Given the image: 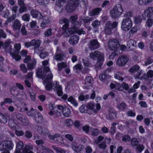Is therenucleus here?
Wrapping results in <instances>:
<instances>
[{
  "label": "nucleus",
  "instance_id": "nucleus-1",
  "mask_svg": "<svg viewBox=\"0 0 153 153\" xmlns=\"http://www.w3.org/2000/svg\"><path fill=\"white\" fill-rule=\"evenodd\" d=\"M89 57L90 59H95L97 58V63L95 65L97 68H100L104 60V54L96 51L90 53Z\"/></svg>",
  "mask_w": 153,
  "mask_h": 153
},
{
  "label": "nucleus",
  "instance_id": "nucleus-2",
  "mask_svg": "<svg viewBox=\"0 0 153 153\" xmlns=\"http://www.w3.org/2000/svg\"><path fill=\"white\" fill-rule=\"evenodd\" d=\"M14 144L10 140H5L0 142V151L1 153H10V151L13 149Z\"/></svg>",
  "mask_w": 153,
  "mask_h": 153
},
{
  "label": "nucleus",
  "instance_id": "nucleus-3",
  "mask_svg": "<svg viewBox=\"0 0 153 153\" xmlns=\"http://www.w3.org/2000/svg\"><path fill=\"white\" fill-rule=\"evenodd\" d=\"M12 118L16 121H19L25 126L29 123V121L27 117L22 114L18 112H15L12 115Z\"/></svg>",
  "mask_w": 153,
  "mask_h": 153
},
{
  "label": "nucleus",
  "instance_id": "nucleus-4",
  "mask_svg": "<svg viewBox=\"0 0 153 153\" xmlns=\"http://www.w3.org/2000/svg\"><path fill=\"white\" fill-rule=\"evenodd\" d=\"M123 10L121 4L116 5L110 12L111 17L113 19L119 17L123 12Z\"/></svg>",
  "mask_w": 153,
  "mask_h": 153
},
{
  "label": "nucleus",
  "instance_id": "nucleus-5",
  "mask_svg": "<svg viewBox=\"0 0 153 153\" xmlns=\"http://www.w3.org/2000/svg\"><path fill=\"white\" fill-rule=\"evenodd\" d=\"M118 25V23L116 21L112 22L109 21H107L105 24L104 30L105 33L108 34L110 35L112 33V31L113 29L116 28Z\"/></svg>",
  "mask_w": 153,
  "mask_h": 153
},
{
  "label": "nucleus",
  "instance_id": "nucleus-6",
  "mask_svg": "<svg viewBox=\"0 0 153 153\" xmlns=\"http://www.w3.org/2000/svg\"><path fill=\"white\" fill-rule=\"evenodd\" d=\"M132 23L130 18H127L123 19L122 22L121 28L125 31H128L132 26Z\"/></svg>",
  "mask_w": 153,
  "mask_h": 153
},
{
  "label": "nucleus",
  "instance_id": "nucleus-7",
  "mask_svg": "<svg viewBox=\"0 0 153 153\" xmlns=\"http://www.w3.org/2000/svg\"><path fill=\"white\" fill-rule=\"evenodd\" d=\"M14 48L15 50L13 53H10V55L13 59H15L16 61H19L21 59V56L18 54L21 48L20 44H16L14 45Z\"/></svg>",
  "mask_w": 153,
  "mask_h": 153
},
{
  "label": "nucleus",
  "instance_id": "nucleus-8",
  "mask_svg": "<svg viewBox=\"0 0 153 153\" xmlns=\"http://www.w3.org/2000/svg\"><path fill=\"white\" fill-rule=\"evenodd\" d=\"M66 55L65 53L60 48L57 47L56 52L53 57L54 59L57 61H62L65 58Z\"/></svg>",
  "mask_w": 153,
  "mask_h": 153
},
{
  "label": "nucleus",
  "instance_id": "nucleus-9",
  "mask_svg": "<svg viewBox=\"0 0 153 153\" xmlns=\"http://www.w3.org/2000/svg\"><path fill=\"white\" fill-rule=\"evenodd\" d=\"M108 45V48L110 50L114 51L119 48L120 45L118 40L114 39L109 41Z\"/></svg>",
  "mask_w": 153,
  "mask_h": 153
},
{
  "label": "nucleus",
  "instance_id": "nucleus-10",
  "mask_svg": "<svg viewBox=\"0 0 153 153\" xmlns=\"http://www.w3.org/2000/svg\"><path fill=\"white\" fill-rule=\"evenodd\" d=\"M128 60V57L126 55L120 56L117 59L116 64L120 66L125 65Z\"/></svg>",
  "mask_w": 153,
  "mask_h": 153
},
{
  "label": "nucleus",
  "instance_id": "nucleus-11",
  "mask_svg": "<svg viewBox=\"0 0 153 153\" xmlns=\"http://www.w3.org/2000/svg\"><path fill=\"white\" fill-rule=\"evenodd\" d=\"M142 16L144 20H146L147 17L149 18H153V7L147 8L142 14Z\"/></svg>",
  "mask_w": 153,
  "mask_h": 153
},
{
  "label": "nucleus",
  "instance_id": "nucleus-12",
  "mask_svg": "<svg viewBox=\"0 0 153 153\" xmlns=\"http://www.w3.org/2000/svg\"><path fill=\"white\" fill-rule=\"evenodd\" d=\"M88 48L91 51L98 48L100 47V43L96 39H93L90 41Z\"/></svg>",
  "mask_w": 153,
  "mask_h": 153
},
{
  "label": "nucleus",
  "instance_id": "nucleus-13",
  "mask_svg": "<svg viewBox=\"0 0 153 153\" xmlns=\"http://www.w3.org/2000/svg\"><path fill=\"white\" fill-rule=\"evenodd\" d=\"M80 21L81 22H83V24L84 25L85 27H87L86 25H88L92 21L94 18L93 17H90L89 16H82L80 18Z\"/></svg>",
  "mask_w": 153,
  "mask_h": 153
},
{
  "label": "nucleus",
  "instance_id": "nucleus-14",
  "mask_svg": "<svg viewBox=\"0 0 153 153\" xmlns=\"http://www.w3.org/2000/svg\"><path fill=\"white\" fill-rule=\"evenodd\" d=\"M92 79L90 76H87L85 79V88L87 89H89L92 87Z\"/></svg>",
  "mask_w": 153,
  "mask_h": 153
},
{
  "label": "nucleus",
  "instance_id": "nucleus-15",
  "mask_svg": "<svg viewBox=\"0 0 153 153\" xmlns=\"http://www.w3.org/2000/svg\"><path fill=\"white\" fill-rule=\"evenodd\" d=\"M10 42L9 41H6L4 43H3V48L4 49L5 51L7 53L11 52L12 46L10 45Z\"/></svg>",
  "mask_w": 153,
  "mask_h": 153
},
{
  "label": "nucleus",
  "instance_id": "nucleus-16",
  "mask_svg": "<svg viewBox=\"0 0 153 153\" xmlns=\"http://www.w3.org/2000/svg\"><path fill=\"white\" fill-rule=\"evenodd\" d=\"M75 29L73 28H68L66 29L63 32L64 36L66 37H68L74 33Z\"/></svg>",
  "mask_w": 153,
  "mask_h": 153
},
{
  "label": "nucleus",
  "instance_id": "nucleus-17",
  "mask_svg": "<svg viewBox=\"0 0 153 153\" xmlns=\"http://www.w3.org/2000/svg\"><path fill=\"white\" fill-rule=\"evenodd\" d=\"M79 39L78 36L76 35L72 36L70 37L69 42L71 45H74L78 42Z\"/></svg>",
  "mask_w": 153,
  "mask_h": 153
},
{
  "label": "nucleus",
  "instance_id": "nucleus-18",
  "mask_svg": "<svg viewBox=\"0 0 153 153\" xmlns=\"http://www.w3.org/2000/svg\"><path fill=\"white\" fill-rule=\"evenodd\" d=\"M50 23L49 18L47 15L44 16L43 17V20L40 27L42 29L45 28Z\"/></svg>",
  "mask_w": 153,
  "mask_h": 153
},
{
  "label": "nucleus",
  "instance_id": "nucleus-19",
  "mask_svg": "<svg viewBox=\"0 0 153 153\" xmlns=\"http://www.w3.org/2000/svg\"><path fill=\"white\" fill-rule=\"evenodd\" d=\"M37 131L39 133L43 135L48 134L49 132L47 128L42 126H38Z\"/></svg>",
  "mask_w": 153,
  "mask_h": 153
},
{
  "label": "nucleus",
  "instance_id": "nucleus-20",
  "mask_svg": "<svg viewBox=\"0 0 153 153\" xmlns=\"http://www.w3.org/2000/svg\"><path fill=\"white\" fill-rule=\"evenodd\" d=\"M30 13L33 17L37 18L38 19H41L42 17V15L40 13L36 10H31Z\"/></svg>",
  "mask_w": 153,
  "mask_h": 153
},
{
  "label": "nucleus",
  "instance_id": "nucleus-21",
  "mask_svg": "<svg viewBox=\"0 0 153 153\" xmlns=\"http://www.w3.org/2000/svg\"><path fill=\"white\" fill-rule=\"evenodd\" d=\"M36 61L35 59L30 61V62L27 64V68L29 70L33 69L36 66Z\"/></svg>",
  "mask_w": 153,
  "mask_h": 153
},
{
  "label": "nucleus",
  "instance_id": "nucleus-22",
  "mask_svg": "<svg viewBox=\"0 0 153 153\" xmlns=\"http://www.w3.org/2000/svg\"><path fill=\"white\" fill-rule=\"evenodd\" d=\"M11 94L13 96H16L19 93V91L18 88L15 86H13L10 89Z\"/></svg>",
  "mask_w": 153,
  "mask_h": 153
},
{
  "label": "nucleus",
  "instance_id": "nucleus-23",
  "mask_svg": "<svg viewBox=\"0 0 153 153\" xmlns=\"http://www.w3.org/2000/svg\"><path fill=\"white\" fill-rule=\"evenodd\" d=\"M101 10V8H97L94 9L89 12V14L90 16L98 15Z\"/></svg>",
  "mask_w": 153,
  "mask_h": 153
},
{
  "label": "nucleus",
  "instance_id": "nucleus-24",
  "mask_svg": "<svg viewBox=\"0 0 153 153\" xmlns=\"http://www.w3.org/2000/svg\"><path fill=\"white\" fill-rule=\"evenodd\" d=\"M63 115L65 117H69L71 114V111L70 108L67 107H64L62 111Z\"/></svg>",
  "mask_w": 153,
  "mask_h": 153
},
{
  "label": "nucleus",
  "instance_id": "nucleus-25",
  "mask_svg": "<svg viewBox=\"0 0 153 153\" xmlns=\"http://www.w3.org/2000/svg\"><path fill=\"white\" fill-rule=\"evenodd\" d=\"M41 43V41L39 40H36L35 39H33L31 41L32 46H34V49L39 47Z\"/></svg>",
  "mask_w": 153,
  "mask_h": 153
},
{
  "label": "nucleus",
  "instance_id": "nucleus-26",
  "mask_svg": "<svg viewBox=\"0 0 153 153\" xmlns=\"http://www.w3.org/2000/svg\"><path fill=\"white\" fill-rule=\"evenodd\" d=\"M79 111L81 113H86L89 114H91V112L88 109L87 106L85 105H82L80 107Z\"/></svg>",
  "mask_w": 153,
  "mask_h": 153
},
{
  "label": "nucleus",
  "instance_id": "nucleus-27",
  "mask_svg": "<svg viewBox=\"0 0 153 153\" xmlns=\"http://www.w3.org/2000/svg\"><path fill=\"white\" fill-rule=\"evenodd\" d=\"M153 76V71L150 70L148 71L147 74H144L142 76L144 79H148L149 78H152Z\"/></svg>",
  "mask_w": 153,
  "mask_h": 153
},
{
  "label": "nucleus",
  "instance_id": "nucleus-28",
  "mask_svg": "<svg viewBox=\"0 0 153 153\" xmlns=\"http://www.w3.org/2000/svg\"><path fill=\"white\" fill-rule=\"evenodd\" d=\"M76 9V8L72 6L70 4H69V2H68L65 7L66 10L69 13H71L74 12L75 10Z\"/></svg>",
  "mask_w": 153,
  "mask_h": 153
},
{
  "label": "nucleus",
  "instance_id": "nucleus-29",
  "mask_svg": "<svg viewBox=\"0 0 153 153\" xmlns=\"http://www.w3.org/2000/svg\"><path fill=\"white\" fill-rule=\"evenodd\" d=\"M35 120L38 123H41L43 122V117L40 114H38L35 116Z\"/></svg>",
  "mask_w": 153,
  "mask_h": 153
},
{
  "label": "nucleus",
  "instance_id": "nucleus-30",
  "mask_svg": "<svg viewBox=\"0 0 153 153\" xmlns=\"http://www.w3.org/2000/svg\"><path fill=\"white\" fill-rule=\"evenodd\" d=\"M36 75L38 77L42 78V79H45L46 77L45 74L42 72L41 69H39L36 72Z\"/></svg>",
  "mask_w": 153,
  "mask_h": 153
},
{
  "label": "nucleus",
  "instance_id": "nucleus-31",
  "mask_svg": "<svg viewBox=\"0 0 153 153\" xmlns=\"http://www.w3.org/2000/svg\"><path fill=\"white\" fill-rule=\"evenodd\" d=\"M136 46V42L133 39H130L127 42V46H128L129 48L132 47H134Z\"/></svg>",
  "mask_w": 153,
  "mask_h": 153
},
{
  "label": "nucleus",
  "instance_id": "nucleus-32",
  "mask_svg": "<svg viewBox=\"0 0 153 153\" xmlns=\"http://www.w3.org/2000/svg\"><path fill=\"white\" fill-rule=\"evenodd\" d=\"M21 26L20 22L18 19H16L14 22L13 25V28L16 30L19 29Z\"/></svg>",
  "mask_w": 153,
  "mask_h": 153
},
{
  "label": "nucleus",
  "instance_id": "nucleus-33",
  "mask_svg": "<svg viewBox=\"0 0 153 153\" xmlns=\"http://www.w3.org/2000/svg\"><path fill=\"white\" fill-rule=\"evenodd\" d=\"M153 0H138V4L140 5H146L150 3Z\"/></svg>",
  "mask_w": 153,
  "mask_h": 153
},
{
  "label": "nucleus",
  "instance_id": "nucleus-34",
  "mask_svg": "<svg viewBox=\"0 0 153 153\" xmlns=\"http://www.w3.org/2000/svg\"><path fill=\"white\" fill-rule=\"evenodd\" d=\"M7 117L4 114L0 113V122L3 123H5L7 122Z\"/></svg>",
  "mask_w": 153,
  "mask_h": 153
},
{
  "label": "nucleus",
  "instance_id": "nucleus-35",
  "mask_svg": "<svg viewBox=\"0 0 153 153\" xmlns=\"http://www.w3.org/2000/svg\"><path fill=\"white\" fill-rule=\"evenodd\" d=\"M53 138V140L56 143H58L61 141L62 137H60V134H56L54 135V137Z\"/></svg>",
  "mask_w": 153,
  "mask_h": 153
},
{
  "label": "nucleus",
  "instance_id": "nucleus-36",
  "mask_svg": "<svg viewBox=\"0 0 153 153\" xmlns=\"http://www.w3.org/2000/svg\"><path fill=\"white\" fill-rule=\"evenodd\" d=\"M139 68L140 67L138 65H135L129 69V71L131 73H134L137 71Z\"/></svg>",
  "mask_w": 153,
  "mask_h": 153
},
{
  "label": "nucleus",
  "instance_id": "nucleus-37",
  "mask_svg": "<svg viewBox=\"0 0 153 153\" xmlns=\"http://www.w3.org/2000/svg\"><path fill=\"white\" fill-rule=\"evenodd\" d=\"M131 144L133 147L137 146L139 144V142L137 138H134L131 140Z\"/></svg>",
  "mask_w": 153,
  "mask_h": 153
},
{
  "label": "nucleus",
  "instance_id": "nucleus-38",
  "mask_svg": "<svg viewBox=\"0 0 153 153\" xmlns=\"http://www.w3.org/2000/svg\"><path fill=\"white\" fill-rule=\"evenodd\" d=\"M16 97L19 100H24L27 99V95L25 93H23L22 94H19L16 96Z\"/></svg>",
  "mask_w": 153,
  "mask_h": 153
},
{
  "label": "nucleus",
  "instance_id": "nucleus-39",
  "mask_svg": "<svg viewBox=\"0 0 153 153\" xmlns=\"http://www.w3.org/2000/svg\"><path fill=\"white\" fill-rule=\"evenodd\" d=\"M72 28H73L76 30L77 29L78 27H79L82 24V22L80 21V22L76 21L72 23Z\"/></svg>",
  "mask_w": 153,
  "mask_h": 153
},
{
  "label": "nucleus",
  "instance_id": "nucleus-40",
  "mask_svg": "<svg viewBox=\"0 0 153 153\" xmlns=\"http://www.w3.org/2000/svg\"><path fill=\"white\" fill-rule=\"evenodd\" d=\"M55 90L57 91V95L59 96H61L63 94L62 88L61 86H59L57 88H54Z\"/></svg>",
  "mask_w": 153,
  "mask_h": 153
},
{
  "label": "nucleus",
  "instance_id": "nucleus-41",
  "mask_svg": "<svg viewBox=\"0 0 153 153\" xmlns=\"http://www.w3.org/2000/svg\"><path fill=\"white\" fill-rule=\"evenodd\" d=\"M78 0H70L69 1V4H71L72 6L76 8L77 6L79 5Z\"/></svg>",
  "mask_w": 153,
  "mask_h": 153
},
{
  "label": "nucleus",
  "instance_id": "nucleus-42",
  "mask_svg": "<svg viewBox=\"0 0 153 153\" xmlns=\"http://www.w3.org/2000/svg\"><path fill=\"white\" fill-rule=\"evenodd\" d=\"M24 147L23 143L21 141H19L16 143V149L21 150Z\"/></svg>",
  "mask_w": 153,
  "mask_h": 153
},
{
  "label": "nucleus",
  "instance_id": "nucleus-43",
  "mask_svg": "<svg viewBox=\"0 0 153 153\" xmlns=\"http://www.w3.org/2000/svg\"><path fill=\"white\" fill-rule=\"evenodd\" d=\"M33 149L32 146H28L26 145L23 150V153H27V152L31 151V150Z\"/></svg>",
  "mask_w": 153,
  "mask_h": 153
},
{
  "label": "nucleus",
  "instance_id": "nucleus-44",
  "mask_svg": "<svg viewBox=\"0 0 153 153\" xmlns=\"http://www.w3.org/2000/svg\"><path fill=\"white\" fill-rule=\"evenodd\" d=\"M108 114L109 117L111 119H113L116 116V113L113 109H111L109 111Z\"/></svg>",
  "mask_w": 153,
  "mask_h": 153
},
{
  "label": "nucleus",
  "instance_id": "nucleus-45",
  "mask_svg": "<svg viewBox=\"0 0 153 153\" xmlns=\"http://www.w3.org/2000/svg\"><path fill=\"white\" fill-rule=\"evenodd\" d=\"M58 70L61 71L63 68H66L67 67V64L64 62H61L58 64Z\"/></svg>",
  "mask_w": 153,
  "mask_h": 153
},
{
  "label": "nucleus",
  "instance_id": "nucleus-46",
  "mask_svg": "<svg viewBox=\"0 0 153 153\" xmlns=\"http://www.w3.org/2000/svg\"><path fill=\"white\" fill-rule=\"evenodd\" d=\"M52 148L57 153H65V150L60 148L54 146H53Z\"/></svg>",
  "mask_w": 153,
  "mask_h": 153
},
{
  "label": "nucleus",
  "instance_id": "nucleus-47",
  "mask_svg": "<svg viewBox=\"0 0 153 153\" xmlns=\"http://www.w3.org/2000/svg\"><path fill=\"white\" fill-rule=\"evenodd\" d=\"M64 4V2L62 0H56V7L61 8Z\"/></svg>",
  "mask_w": 153,
  "mask_h": 153
},
{
  "label": "nucleus",
  "instance_id": "nucleus-48",
  "mask_svg": "<svg viewBox=\"0 0 153 153\" xmlns=\"http://www.w3.org/2000/svg\"><path fill=\"white\" fill-rule=\"evenodd\" d=\"M68 101L70 102L75 106H76L78 105V103L75 100V99L72 96H71L68 99Z\"/></svg>",
  "mask_w": 153,
  "mask_h": 153
},
{
  "label": "nucleus",
  "instance_id": "nucleus-49",
  "mask_svg": "<svg viewBox=\"0 0 153 153\" xmlns=\"http://www.w3.org/2000/svg\"><path fill=\"white\" fill-rule=\"evenodd\" d=\"M30 15L28 13H25L22 16V19L26 22H28L30 20Z\"/></svg>",
  "mask_w": 153,
  "mask_h": 153
},
{
  "label": "nucleus",
  "instance_id": "nucleus-50",
  "mask_svg": "<svg viewBox=\"0 0 153 153\" xmlns=\"http://www.w3.org/2000/svg\"><path fill=\"white\" fill-rule=\"evenodd\" d=\"M126 107V104L124 102H121L117 105V107L119 110H123L125 109Z\"/></svg>",
  "mask_w": 153,
  "mask_h": 153
},
{
  "label": "nucleus",
  "instance_id": "nucleus-51",
  "mask_svg": "<svg viewBox=\"0 0 153 153\" xmlns=\"http://www.w3.org/2000/svg\"><path fill=\"white\" fill-rule=\"evenodd\" d=\"M100 25V22L97 20H95L93 21L92 23V25L94 28H97Z\"/></svg>",
  "mask_w": 153,
  "mask_h": 153
},
{
  "label": "nucleus",
  "instance_id": "nucleus-52",
  "mask_svg": "<svg viewBox=\"0 0 153 153\" xmlns=\"http://www.w3.org/2000/svg\"><path fill=\"white\" fill-rule=\"evenodd\" d=\"M21 71L24 73H26L27 72V69L25 65L23 64H22L20 66Z\"/></svg>",
  "mask_w": 153,
  "mask_h": 153
},
{
  "label": "nucleus",
  "instance_id": "nucleus-53",
  "mask_svg": "<svg viewBox=\"0 0 153 153\" xmlns=\"http://www.w3.org/2000/svg\"><path fill=\"white\" fill-rule=\"evenodd\" d=\"M27 10V8L26 5L19 7V13H22Z\"/></svg>",
  "mask_w": 153,
  "mask_h": 153
},
{
  "label": "nucleus",
  "instance_id": "nucleus-54",
  "mask_svg": "<svg viewBox=\"0 0 153 153\" xmlns=\"http://www.w3.org/2000/svg\"><path fill=\"white\" fill-rule=\"evenodd\" d=\"M153 62V59L150 57H148L146 59L144 65L147 66L148 65L150 64Z\"/></svg>",
  "mask_w": 153,
  "mask_h": 153
},
{
  "label": "nucleus",
  "instance_id": "nucleus-55",
  "mask_svg": "<svg viewBox=\"0 0 153 153\" xmlns=\"http://www.w3.org/2000/svg\"><path fill=\"white\" fill-rule=\"evenodd\" d=\"M65 123L66 126L69 127L71 126L73 124V122L71 119H68L65 120Z\"/></svg>",
  "mask_w": 153,
  "mask_h": 153
},
{
  "label": "nucleus",
  "instance_id": "nucleus-56",
  "mask_svg": "<svg viewBox=\"0 0 153 153\" xmlns=\"http://www.w3.org/2000/svg\"><path fill=\"white\" fill-rule=\"evenodd\" d=\"M76 33L79 35L85 34V32L84 30L82 28L80 29L77 28L76 30L75 31Z\"/></svg>",
  "mask_w": 153,
  "mask_h": 153
},
{
  "label": "nucleus",
  "instance_id": "nucleus-57",
  "mask_svg": "<svg viewBox=\"0 0 153 153\" xmlns=\"http://www.w3.org/2000/svg\"><path fill=\"white\" fill-rule=\"evenodd\" d=\"M53 74L51 73H49L48 75L46 77V78L45 79V80L44 81L43 83L44 84H45L47 83L48 82V80H51L53 78Z\"/></svg>",
  "mask_w": 153,
  "mask_h": 153
},
{
  "label": "nucleus",
  "instance_id": "nucleus-58",
  "mask_svg": "<svg viewBox=\"0 0 153 153\" xmlns=\"http://www.w3.org/2000/svg\"><path fill=\"white\" fill-rule=\"evenodd\" d=\"M52 29L51 28L48 29L45 33V36L46 37H48L52 35Z\"/></svg>",
  "mask_w": 153,
  "mask_h": 153
},
{
  "label": "nucleus",
  "instance_id": "nucleus-59",
  "mask_svg": "<svg viewBox=\"0 0 153 153\" xmlns=\"http://www.w3.org/2000/svg\"><path fill=\"white\" fill-rule=\"evenodd\" d=\"M64 22L65 24L63 26L62 29L65 30L66 29H68V27L69 26L68 24V21L67 19L64 20Z\"/></svg>",
  "mask_w": 153,
  "mask_h": 153
},
{
  "label": "nucleus",
  "instance_id": "nucleus-60",
  "mask_svg": "<svg viewBox=\"0 0 153 153\" xmlns=\"http://www.w3.org/2000/svg\"><path fill=\"white\" fill-rule=\"evenodd\" d=\"M16 18V16L15 15H13L10 17L8 19H7L5 22V23L8 24V23H10L12 22Z\"/></svg>",
  "mask_w": 153,
  "mask_h": 153
},
{
  "label": "nucleus",
  "instance_id": "nucleus-61",
  "mask_svg": "<svg viewBox=\"0 0 153 153\" xmlns=\"http://www.w3.org/2000/svg\"><path fill=\"white\" fill-rule=\"evenodd\" d=\"M52 84L51 82H48L45 86L46 90L49 91L52 89Z\"/></svg>",
  "mask_w": 153,
  "mask_h": 153
},
{
  "label": "nucleus",
  "instance_id": "nucleus-62",
  "mask_svg": "<svg viewBox=\"0 0 153 153\" xmlns=\"http://www.w3.org/2000/svg\"><path fill=\"white\" fill-rule=\"evenodd\" d=\"M119 54V52L117 50L114 51L110 55L109 58L110 59H113L115 56Z\"/></svg>",
  "mask_w": 153,
  "mask_h": 153
},
{
  "label": "nucleus",
  "instance_id": "nucleus-63",
  "mask_svg": "<svg viewBox=\"0 0 153 153\" xmlns=\"http://www.w3.org/2000/svg\"><path fill=\"white\" fill-rule=\"evenodd\" d=\"M34 51L35 53H38L44 52V48L42 47H39L35 49Z\"/></svg>",
  "mask_w": 153,
  "mask_h": 153
},
{
  "label": "nucleus",
  "instance_id": "nucleus-64",
  "mask_svg": "<svg viewBox=\"0 0 153 153\" xmlns=\"http://www.w3.org/2000/svg\"><path fill=\"white\" fill-rule=\"evenodd\" d=\"M107 76L105 73H102L99 76V78L100 80L101 81H105L107 78Z\"/></svg>",
  "mask_w": 153,
  "mask_h": 153
}]
</instances>
